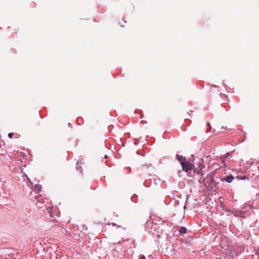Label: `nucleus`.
I'll list each match as a JSON object with an SVG mask.
<instances>
[{
	"label": "nucleus",
	"mask_w": 259,
	"mask_h": 259,
	"mask_svg": "<svg viewBox=\"0 0 259 259\" xmlns=\"http://www.w3.org/2000/svg\"><path fill=\"white\" fill-rule=\"evenodd\" d=\"M49 213H51L52 210V208L50 207H48L47 208V209Z\"/></svg>",
	"instance_id": "obj_10"
},
{
	"label": "nucleus",
	"mask_w": 259,
	"mask_h": 259,
	"mask_svg": "<svg viewBox=\"0 0 259 259\" xmlns=\"http://www.w3.org/2000/svg\"><path fill=\"white\" fill-rule=\"evenodd\" d=\"M140 259H146V257L144 255H142L140 256Z\"/></svg>",
	"instance_id": "obj_14"
},
{
	"label": "nucleus",
	"mask_w": 259,
	"mask_h": 259,
	"mask_svg": "<svg viewBox=\"0 0 259 259\" xmlns=\"http://www.w3.org/2000/svg\"><path fill=\"white\" fill-rule=\"evenodd\" d=\"M76 164H77V166H78V162H77L76 163Z\"/></svg>",
	"instance_id": "obj_20"
},
{
	"label": "nucleus",
	"mask_w": 259,
	"mask_h": 259,
	"mask_svg": "<svg viewBox=\"0 0 259 259\" xmlns=\"http://www.w3.org/2000/svg\"><path fill=\"white\" fill-rule=\"evenodd\" d=\"M222 128H223V129H225V128H226V127H225L224 126H222Z\"/></svg>",
	"instance_id": "obj_18"
},
{
	"label": "nucleus",
	"mask_w": 259,
	"mask_h": 259,
	"mask_svg": "<svg viewBox=\"0 0 259 259\" xmlns=\"http://www.w3.org/2000/svg\"><path fill=\"white\" fill-rule=\"evenodd\" d=\"M207 124L210 127V123L209 122H208L207 123Z\"/></svg>",
	"instance_id": "obj_17"
},
{
	"label": "nucleus",
	"mask_w": 259,
	"mask_h": 259,
	"mask_svg": "<svg viewBox=\"0 0 259 259\" xmlns=\"http://www.w3.org/2000/svg\"><path fill=\"white\" fill-rule=\"evenodd\" d=\"M235 178L232 175H229L226 177L224 178V180L226 181L228 183H231L232 182L233 180H234Z\"/></svg>",
	"instance_id": "obj_5"
},
{
	"label": "nucleus",
	"mask_w": 259,
	"mask_h": 259,
	"mask_svg": "<svg viewBox=\"0 0 259 259\" xmlns=\"http://www.w3.org/2000/svg\"><path fill=\"white\" fill-rule=\"evenodd\" d=\"M41 189V185L39 184H36L34 186V190L37 191L39 192Z\"/></svg>",
	"instance_id": "obj_7"
},
{
	"label": "nucleus",
	"mask_w": 259,
	"mask_h": 259,
	"mask_svg": "<svg viewBox=\"0 0 259 259\" xmlns=\"http://www.w3.org/2000/svg\"><path fill=\"white\" fill-rule=\"evenodd\" d=\"M107 157V155H105L104 158H106Z\"/></svg>",
	"instance_id": "obj_21"
},
{
	"label": "nucleus",
	"mask_w": 259,
	"mask_h": 259,
	"mask_svg": "<svg viewBox=\"0 0 259 259\" xmlns=\"http://www.w3.org/2000/svg\"><path fill=\"white\" fill-rule=\"evenodd\" d=\"M232 213L233 214L235 217L244 218L245 212L240 210H235L232 211Z\"/></svg>",
	"instance_id": "obj_3"
},
{
	"label": "nucleus",
	"mask_w": 259,
	"mask_h": 259,
	"mask_svg": "<svg viewBox=\"0 0 259 259\" xmlns=\"http://www.w3.org/2000/svg\"><path fill=\"white\" fill-rule=\"evenodd\" d=\"M13 136V133H9V135H8V137L10 138H12Z\"/></svg>",
	"instance_id": "obj_12"
},
{
	"label": "nucleus",
	"mask_w": 259,
	"mask_h": 259,
	"mask_svg": "<svg viewBox=\"0 0 259 259\" xmlns=\"http://www.w3.org/2000/svg\"><path fill=\"white\" fill-rule=\"evenodd\" d=\"M182 167L183 170L188 174V176H192L191 171L193 169L194 165L192 161H186L184 163H182Z\"/></svg>",
	"instance_id": "obj_2"
},
{
	"label": "nucleus",
	"mask_w": 259,
	"mask_h": 259,
	"mask_svg": "<svg viewBox=\"0 0 259 259\" xmlns=\"http://www.w3.org/2000/svg\"><path fill=\"white\" fill-rule=\"evenodd\" d=\"M229 154L227 153L225 156H223L224 158L226 159L229 157Z\"/></svg>",
	"instance_id": "obj_11"
},
{
	"label": "nucleus",
	"mask_w": 259,
	"mask_h": 259,
	"mask_svg": "<svg viewBox=\"0 0 259 259\" xmlns=\"http://www.w3.org/2000/svg\"><path fill=\"white\" fill-rule=\"evenodd\" d=\"M236 178L238 180H249L248 178L246 176H243V177L237 176L236 177Z\"/></svg>",
	"instance_id": "obj_8"
},
{
	"label": "nucleus",
	"mask_w": 259,
	"mask_h": 259,
	"mask_svg": "<svg viewBox=\"0 0 259 259\" xmlns=\"http://www.w3.org/2000/svg\"><path fill=\"white\" fill-rule=\"evenodd\" d=\"M225 158L223 157H221V160L224 166H225Z\"/></svg>",
	"instance_id": "obj_9"
},
{
	"label": "nucleus",
	"mask_w": 259,
	"mask_h": 259,
	"mask_svg": "<svg viewBox=\"0 0 259 259\" xmlns=\"http://www.w3.org/2000/svg\"><path fill=\"white\" fill-rule=\"evenodd\" d=\"M246 207V204H244V207L242 208V209H244Z\"/></svg>",
	"instance_id": "obj_16"
},
{
	"label": "nucleus",
	"mask_w": 259,
	"mask_h": 259,
	"mask_svg": "<svg viewBox=\"0 0 259 259\" xmlns=\"http://www.w3.org/2000/svg\"><path fill=\"white\" fill-rule=\"evenodd\" d=\"M151 165V164H145V165H142V166H146V167L148 168H149Z\"/></svg>",
	"instance_id": "obj_13"
},
{
	"label": "nucleus",
	"mask_w": 259,
	"mask_h": 259,
	"mask_svg": "<svg viewBox=\"0 0 259 259\" xmlns=\"http://www.w3.org/2000/svg\"><path fill=\"white\" fill-rule=\"evenodd\" d=\"M209 131H210V129L207 130L206 132L208 133V132H209Z\"/></svg>",
	"instance_id": "obj_19"
},
{
	"label": "nucleus",
	"mask_w": 259,
	"mask_h": 259,
	"mask_svg": "<svg viewBox=\"0 0 259 259\" xmlns=\"http://www.w3.org/2000/svg\"><path fill=\"white\" fill-rule=\"evenodd\" d=\"M77 169H79L80 171H82V170L81 169V167H77Z\"/></svg>",
	"instance_id": "obj_15"
},
{
	"label": "nucleus",
	"mask_w": 259,
	"mask_h": 259,
	"mask_svg": "<svg viewBox=\"0 0 259 259\" xmlns=\"http://www.w3.org/2000/svg\"><path fill=\"white\" fill-rule=\"evenodd\" d=\"M186 228L185 227H181L180 229H179V233L181 234H185L186 233Z\"/></svg>",
	"instance_id": "obj_6"
},
{
	"label": "nucleus",
	"mask_w": 259,
	"mask_h": 259,
	"mask_svg": "<svg viewBox=\"0 0 259 259\" xmlns=\"http://www.w3.org/2000/svg\"><path fill=\"white\" fill-rule=\"evenodd\" d=\"M258 254L259 255V251H258Z\"/></svg>",
	"instance_id": "obj_22"
},
{
	"label": "nucleus",
	"mask_w": 259,
	"mask_h": 259,
	"mask_svg": "<svg viewBox=\"0 0 259 259\" xmlns=\"http://www.w3.org/2000/svg\"><path fill=\"white\" fill-rule=\"evenodd\" d=\"M176 158L180 163L181 165H182V163H184L186 161L185 157L179 154L176 155Z\"/></svg>",
	"instance_id": "obj_4"
},
{
	"label": "nucleus",
	"mask_w": 259,
	"mask_h": 259,
	"mask_svg": "<svg viewBox=\"0 0 259 259\" xmlns=\"http://www.w3.org/2000/svg\"><path fill=\"white\" fill-rule=\"evenodd\" d=\"M207 189L209 191H211L213 188L215 186L217 183L214 179L212 176H208L203 180Z\"/></svg>",
	"instance_id": "obj_1"
}]
</instances>
